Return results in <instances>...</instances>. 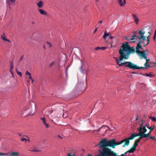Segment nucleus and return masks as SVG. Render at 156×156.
Here are the masks:
<instances>
[{
    "mask_svg": "<svg viewBox=\"0 0 156 156\" xmlns=\"http://www.w3.org/2000/svg\"><path fill=\"white\" fill-rule=\"evenodd\" d=\"M135 52V49L133 47H130L128 44V42H126L123 44L119 50L120 54L119 59L118 60L116 58H114L116 59L117 64L119 66H123V65H126L125 67H129L130 69L133 70L140 69H147L150 66L147 65L146 66L139 67L131 62H124L120 63L123 59H127L129 58L130 55Z\"/></svg>",
    "mask_w": 156,
    "mask_h": 156,
    "instance_id": "1",
    "label": "nucleus"
},
{
    "mask_svg": "<svg viewBox=\"0 0 156 156\" xmlns=\"http://www.w3.org/2000/svg\"><path fill=\"white\" fill-rule=\"evenodd\" d=\"M105 141L104 139H102L96 146H99L100 147L102 148V150H98L99 154L94 156H115L116 154L113 151L107 147L106 145L104 144ZM87 156H92L91 154H88Z\"/></svg>",
    "mask_w": 156,
    "mask_h": 156,
    "instance_id": "2",
    "label": "nucleus"
},
{
    "mask_svg": "<svg viewBox=\"0 0 156 156\" xmlns=\"http://www.w3.org/2000/svg\"><path fill=\"white\" fill-rule=\"evenodd\" d=\"M105 141L104 143V144L106 145L108 147H111L114 148L115 147V146L120 144L123 142H125V144L123 145L124 147L126 146H128L130 143L129 140L134 139L133 136H132V135L130 137L122 140L119 142H116L115 140L114 139L111 140H107L106 138H104Z\"/></svg>",
    "mask_w": 156,
    "mask_h": 156,
    "instance_id": "3",
    "label": "nucleus"
},
{
    "mask_svg": "<svg viewBox=\"0 0 156 156\" xmlns=\"http://www.w3.org/2000/svg\"><path fill=\"white\" fill-rule=\"evenodd\" d=\"M151 30V28L150 26L145 27L139 30L138 32L139 35L137 36V37L138 40L145 41L146 36H144V34L145 33H147L148 34H150Z\"/></svg>",
    "mask_w": 156,
    "mask_h": 156,
    "instance_id": "4",
    "label": "nucleus"
},
{
    "mask_svg": "<svg viewBox=\"0 0 156 156\" xmlns=\"http://www.w3.org/2000/svg\"><path fill=\"white\" fill-rule=\"evenodd\" d=\"M142 126L141 125L140 129H139V132H140L142 135L144 136V137L146 138L150 137L151 135V131L148 133H145L147 131V129L146 128V126H147V124H146L144 125V127L143 128H142Z\"/></svg>",
    "mask_w": 156,
    "mask_h": 156,
    "instance_id": "5",
    "label": "nucleus"
},
{
    "mask_svg": "<svg viewBox=\"0 0 156 156\" xmlns=\"http://www.w3.org/2000/svg\"><path fill=\"white\" fill-rule=\"evenodd\" d=\"M144 41H143L142 40H138L139 42L137 44L136 50V52L138 55L141 52V51L139 49L140 48H142L141 44H144L145 43Z\"/></svg>",
    "mask_w": 156,
    "mask_h": 156,
    "instance_id": "6",
    "label": "nucleus"
},
{
    "mask_svg": "<svg viewBox=\"0 0 156 156\" xmlns=\"http://www.w3.org/2000/svg\"><path fill=\"white\" fill-rule=\"evenodd\" d=\"M132 136H133L134 137V138L136 136H140V137L137 140H136V141L135 142L137 144H138V143L140 142V140L143 138H144L143 136H144L142 135L141 133L140 132H139V133L138 134L137 133H133L132 134Z\"/></svg>",
    "mask_w": 156,
    "mask_h": 156,
    "instance_id": "7",
    "label": "nucleus"
},
{
    "mask_svg": "<svg viewBox=\"0 0 156 156\" xmlns=\"http://www.w3.org/2000/svg\"><path fill=\"white\" fill-rule=\"evenodd\" d=\"M132 136H133L134 137V138L136 136H140V137L137 140H136V141L135 142L137 144H138V143L140 142V140L143 138H144L143 136H144L142 135L141 133L140 132H139V133L138 134L137 133H133L132 134Z\"/></svg>",
    "mask_w": 156,
    "mask_h": 156,
    "instance_id": "8",
    "label": "nucleus"
},
{
    "mask_svg": "<svg viewBox=\"0 0 156 156\" xmlns=\"http://www.w3.org/2000/svg\"><path fill=\"white\" fill-rule=\"evenodd\" d=\"M146 51H147V52L148 53V51L146 49L143 51H141V52L138 55V56L140 57V59H142V58H146V56H147L148 55L147 54H146Z\"/></svg>",
    "mask_w": 156,
    "mask_h": 156,
    "instance_id": "9",
    "label": "nucleus"
},
{
    "mask_svg": "<svg viewBox=\"0 0 156 156\" xmlns=\"http://www.w3.org/2000/svg\"><path fill=\"white\" fill-rule=\"evenodd\" d=\"M140 120L139 122H138V124H140V122H142V123H141L140 124V127H138L137 128V130L138 131V132H139V129H140V127H141V125H142V128H144V126H143V124L144 123H145V119H143L142 118H140Z\"/></svg>",
    "mask_w": 156,
    "mask_h": 156,
    "instance_id": "10",
    "label": "nucleus"
},
{
    "mask_svg": "<svg viewBox=\"0 0 156 156\" xmlns=\"http://www.w3.org/2000/svg\"><path fill=\"white\" fill-rule=\"evenodd\" d=\"M81 66L80 68V70H82L83 68L88 67V64L85 61H81Z\"/></svg>",
    "mask_w": 156,
    "mask_h": 156,
    "instance_id": "11",
    "label": "nucleus"
},
{
    "mask_svg": "<svg viewBox=\"0 0 156 156\" xmlns=\"http://www.w3.org/2000/svg\"><path fill=\"white\" fill-rule=\"evenodd\" d=\"M37 6L39 8H42L44 6V2L41 1H39L37 3Z\"/></svg>",
    "mask_w": 156,
    "mask_h": 156,
    "instance_id": "12",
    "label": "nucleus"
},
{
    "mask_svg": "<svg viewBox=\"0 0 156 156\" xmlns=\"http://www.w3.org/2000/svg\"><path fill=\"white\" fill-rule=\"evenodd\" d=\"M137 37V36H136V35L134 33L133 36L130 38V40L131 41H130V42L131 43L135 42V41H134V40L135 39L136 40L137 39H138Z\"/></svg>",
    "mask_w": 156,
    "mask_h": 156,
    "instance_id": "13",
    "label": "nucleus"
},
{
    "mask_svg": "<svg viewBox=\"0 0 156 156\" xmlns=\"http://www.w3.org/2000/svg\"><path fill=\"white\" fill-rule=\"evenodd\" d=\"M41 119L43 123L45 126L46 128H48L49 127V125L48 123H47L46 122V120L44 117L43 118H41Z\"/></svg>",
    "mask_w": 156,
    "mask_h": 156,
    "instance_id": "14",
    "label": "nucleus"
},
{
    "mask_svg": "<svg viewBox=\"0 0 156 156\" xmlns=\"http://www.w3.org/2000/svg\"><path fill=\"white\" fill-rule=\"evenodd\" d=\"M37 10L42 15L46 16L47 14V13L43 9H39Z\"/></svg>",
    "mask_w": 156,
    "mask_h": 156,
    "instance_id": "15",
    "label": "nucleus"
},
{
    "mask_svg": "<svg viewBox=\"0 0 156 156\" xmlns=\"http://www.w3.org/2000/svg\"><path fill=\"white\" fill-rule=\"evenodd\" d=\"M15 2V0H7L6 2L7 5H8L9 7L10 8V5L12 3H14Z\"/></svg>",
    "mask_w": 156,
    "mask_h": 156,
    "instance_id": "16",
    "label": "nucleus"
},
{
    "mask_svg": "<svg viewBox=\"0 0 156 156\" xmlns=\"http://www.w3.org/2000/svg\"><path fill=\"white\" fill-rule=\"evenodd\" d=\"M81 71V72L84 73L85 74H87V73L89 71L88 68V67H86L85 68H83V69L82 70H80Z\"/></svg>",
    "mask_w": 156,
    "mask_h": 156,
    "instance_id": "17",
    "label": "nucleus"
},
{
    "mask_svg": "<svg viewBox=\"0 0 156 156\" xmlns=\"http://www.w3.org/2000/svg\"><path fill=\"white\" fill-rule=\"evenodd\" d=\"M132 16L136 24H137L139 22V19L135 15L133 14Z\"/></svg>",
    "mask_w": 156,
    "mask_h": 156,
    "instance_id": "18",
    "label": "nucleus"
},
{
    "mask_svg": "<svg viewBox=\"0 0 156 156\" xmlns=\"http://www.w3.org/2000/svg\"><path fill=\"white\" fill-rule=\"evenodd\" d=\"M10 72H11L12 74V77H13V74L12 72V69L14 68V65L13 61H12L10 63Z\"/></svg>",
    "mask_w": 156,
    "mask_h": 156,
    "instance_id": "19",
    "label": "nucleus"
},
{
    "mask_svg": "<svg viewBox=\"0 0 156 156\" xmlns=\"http://www.w3.org/2000/svg\"><path fill=\"white\" fill-rule=\"evenodd\" d=\"M1 38L4 41H7L9 42H10V41L9 40L7 39L5 34L4 33L1 35Z\"/></svg>",
    "mask_w": 156,
    "mask_h": 156,
    "instance_id": "20",
    "label": "nucleus"
},
{
    "mask_svg": "<svg viewBox=\"0 0 156 156\" xmlns=\"http://www.w3.org/2000/svg\"><path fill=\"white\" fill-rule=\"evenodd\" d=\"M52 111L50 109H47L45 112V115L47 116H48L52 112Z\"/></svg>",
    "mask_w": 156,
    "mask_h": 156,
    "instance_id": "21",
    "label": "nucleus"
},
{
    "mask_svg": "<svg viewBox=\"0 0 156 156\" xmlns=\"http://www.w3.org/2000/svg\"><path fill=\"white\" fill-rule=\"evenodd\" d=\"M136 150V148L135 147H132L130 149L128 150V152H129L130 153H133Z\"/></svg>",
    "mask_w": 156,
    "mask_h": 156,
    "instance_id": "22",
    "label": "nucleus"
},
{
    "mask_svg": "<svg viewBox=\"0 0 156 156\" xmlns=\"http://www.w3.org/2000/svg\"><path fill=\"white\" fill-rule=\"evenodd\" d=\"M34 36H36V35H35V34H34ZM40 38V35H37V36H36V37H35L34 40L36 41H38L39 40Z\"/></svg>",
    "mask_w": 156,
    "mask_h": 156,
    "instance_id": "23",
    "label": "nucleus"
},
{
    "mask_svg": "<svg viewBox=\"0 0 156 156\" xmlns=\"http://www.w3.org/2000/svg\"><path fill=\"white\" fill-rule=\"evenodd\" d=\"M17 134L18 135H19L20 137H21L22 138H23V137L25 138V137H27V135L23 134L21 133H17Z\"/></svg>",
    "mask_w": 156,
    "mask_h": 156,
    "instance_id": "24",
    "label": "nucleus"
},
{
    "mask_svg": "<svg viewBox=\"0 0 156 156\" xmlns=\"http://www.w3.org/2000/svg\"><path fill=\"white\" fill-rule=\"evenodd\" d=\"M146 127H147L148 129H149L151 131H152L154 128V126H151L149 127L147 125V126H146Z\"/></svg>",
    "mask_w": 156,
    "mask_h": 156,
    "instance_id": "25",
    "label": "nucleus"
},
{
    "mask_svg": "<svg viewBox=\"0 0 156 156\" xmlns=\"http://www.w3.org/2000/svg\"><path fill=\"white\" fill-rule=\"evenodd\" d=\"M30 151L32 152H39L41 151V150L38 149H36L35 148H33L32 150H30Z\"/></svg>",
    "mask_w": 156,
    "mask_h": 156,
    "instance_id": "26",
    "label": "nucleus"
},
{
    "mask_svg": "<svg viewBox=\"0 0 156 156\" xmlns=\"http://www.w3.org/2000/svg\"><path fill=\"white\" fill-rule=\"evenodd\" d=\"M107 127V128H109V127L107 126H106V125H103V126H101V127L100 128L98 129V130H97L96 131H97V132H99L100 130L102 128H103V127Z\"/></svg>",
    "mask_w": 156,
    "mask_h": 156,
    "instance_id": "27",
    "label": "nucleus"
},
{
    "mask_svg": "<svg viewBox=\"0 0 156 156\" xmlns=\"http://www.w3.org/2000/svg\"><path fill=\"white\" fill-rule=\"evenodd\" d=\"M150 37V35H149L147 37L146 36V40L147 42V43H149L150 42L149 39Z\"/></svg>",
    "mask_w": 156,
    "mask_h": 156,
    "instance_id": "28",
    "label": "nucleus"
},
{
    "mask_svg": "<svg viewBox=\"0 0 156 156\" xmlns=\"http://www.w3.org/2000/svg\"><path fill=\"white\" fill-rule=\"evenodd\" d=\"M149 118L151 119L154 122H156V118L154 117L149 116Z\"/></svg>",
    "mask_w": 156,
    "mask_h": 156,
    "instance_id": "29",
    "label": "nucleus"
},
{
    "mask_svg": "<svg viewBox=\"0 0 156 156\" xmlns=\"http://www.w3.org/2000/svg\"><path fill=\"white\" fill-rule=\"evenodd\" d=\"M18 154V153L16 152H13L11 153V156H13L14 155H17Z\"/></svg>",
    "mask_w": 156,
    "mask_h": 156,
    "instance_id": "30",
    "label": "nucleus"
},
{
    "mask_svg": "<svg viewBox=\"0 0 156 156\" xmlns=\"http://www.w3.org/2000/svg\"><path fill=\"white\" fill-rule=\"evenodd\" d=\"M109 36V34L107 33L106 32V31L104 33L103 36V37L105 39L106 38V37L107 36Z\"/></svg>",
    "mask_w": 156,
    "mask_h": 156,
    "instance_id": "31",
    "label": "nucleus"
},
{
    "mask_svg": "<svg viewBox=\"0 0 156 156\" xmlns=\"http://www.w3.org/2000/svg\"><path fill=\"white\" fill-rule=\"evenodd\" d=\"M60 116V114H57V115H53L52 116V117L53 118H58Z\"/></svg>",
    "mask_w": 156,
    "mask_h": 156,
    "instance_id": "32",
    "label": "nucleus"
},
{
    "mask_svg": "<svg viewBox=\"0 0 156 156\" xmlns=\"http://www.w3.org/2000/svg\"><path fill=\"white\" fill-rule=\"evenodd\" d=\"M16 73H17V74L18 75H19L20 76H22V73L21 72H19L18 71L17 69L16 68Z\"/></svg>",
    "mask_w": 156,
    "mask_h": 156,
    "instance_id": "33",
    "label": "nucleus"
},
{
    "mask_svg": "<svg viewBox=\"0 0 156 156\" xmlns=\"http://www.w3.org/2000/svg\"><path fill=\"white\" fill-rule=\"evenodd\" d=\"M119 1V4L121 6H123V3H122V0H117Z\"/></svg>",
    "mask_w": 156,
    "mask_h": 156,
    "instance_id": "34",
    "label": "nucleus"
},
{
    "mask_svg": "<svg viewBox=\"0 0 156 156\" xmlns=\"http://www.w3.org/2000/svg\"><path fill=\"white\" fill-rule=\"evenodd\" d=\"M20 140L22 141H24L25 142V143H27V140L25 138H24V137L23 138H21L20 139Z\"/></svg>",
    "mask_w": 156,
    "mask_h": 156,
    "instance_id": "35",
    "label": "nucleus"
},
{
    "mask_svg": "<svg viewBox=\"0 0 156 156\" xmlns=\"http://www.w3.org/2000/svg\"><path fill=\"white\" fill-rule=\"evenodd\" d=\"M144 75L147 76H149L150 77H151V76H152V75L150 73H149V74L146 73Z\"/></svg>",
    "mask_w": 156,
    "mask_h": 156,
    "instance_id": "36",
    "label": "nucleus"
},
{
    "mask_svg": "<svg viewBox=\"0 0 156 156\" xmlns=\"http://www.w3.org/2000/svg\"><path fill=\"white\" fill-rule=\"evenodd\" d=\"M27 137H25V138H27V139H26L27 141L29 142L30 141V139L29 137L27 135Z\"/></svg>",
    "mask_w": 156,
    "mask_h": 156,
    "instance_id": "37",
    "label": "nucleus"
},
{
    "mask_svg": "<svg viewBox=\"0 0 156 156\" xmlns=\"http://www.w3.org/2000/svg\"><path fill=\"white\" fill-rule=\"evenodd\" d=\"M67 114V112H65L63 113V117L64 118H65L66 117L67 115H66V116L65 115V114Z\"/></svg>",
    "mask_w": 156,
    "mask_h": 156,
    "instance_id": "38",
    "label": "nucleus"
},
{
    "mask_svg": "<svg viewBox=\"0 0 156 156\" xmlns=\"http://www.w3.org/2000/svg\"><path fill=\"white\" fill-rule=\"evenodd\" d=\"M107 48V47H101V49H101V50H104L106 49Z\"/></svg>",
    "mask_w": 156,
    "mask_h": 156,
    "instance_id": "39",
    "label": "nucleus"
},
{
    "mask_svg": "<svg viewBox=\"0 0 156 156\" xmlns=\"http://www.w3.org/2000/svg\"><path fill=\"white\" fill-rule=\"evenodd\" d=\"M138 144H137L136 142H135L134 144L133 145V146L135 147V148H136V147L138 146Z\"/></svg>",
    "mask_w": 156,
    "mask_h": 156,
    "instance_id": "40",
    "label": "nucleus"
},
{
    "mask_svg": "<svg viewBox=\"0 0 156 156\" xmlns=\"http://www.w3.org/2000/svg\"><path fill=\"white\" fill-rule=\"evenodd\" d=\"M113 151L115 154H116V155L115 156H124V155H125L124 154H121V155H117V154L115 153V152H114Z\"/></svg>",
    "mask_w": 156,
    "mask_h": 156,
    "instance_id": "41",
    "label": "nucleus"
},
{
    "mask_svg": "<svg viewBox=\"0 0 156 156\" xmlns=\"http://www.w3.org/2000/svg\"><path fill=\"white\" fill-rule=\"evenodd\" d=\"M46 43L49 45V48H50L52 46L51 44L49 42L47 41V42Z\"/></svg>",
    "mask_w": 156,
    "mask_h": 156,
    "instance_id": "42",
    "label": "nucleus"
},
{
    "mask_svg": "<svg viewBox=\"0 0 156 156\" xmlns=\"http://www.w3.org/2000/svg\"><path fill=\"white\" fill-rule=\"evenodd\" d=\"M55 63V62H53L51 63H50L49 66V67H51L54 63Z\"/></svg>",
    "mask_w": 156,
    "mask_h": 156,
    "instance_id": "43",
    "label": "nucleus"
},
{
    "mask_svg": "<svg viewBox=\"0 0 156 156\" xmlns=\"http://www.w3.org/2000/svg\"><path fill=\"white\" fill-rule=\"evenodd\" d=\"M26 75H29V76H30L31 75V74L30 73H29L28 71H27L26 73Z\"/></svg>",
    "mask_w": 156,
    "mask_h": 156,
    "instance_id": "44",
    "label": "nucleus"
},
{
    "mask_svg": "<svg viewBox=\"0 0 156 156\" xmlns=\"http://www.w3.org/2000/svg\"><path fill=\"white\" fill-rule=\"evenodd\" d=\"M101 49V47H97L95 48V50H98L99 49Z\"/></svg>",
    "mask_w": 156,
    "mask_h": 156,
    "instance_id": "45",
    "label": "nucleus"
},
{
    "mask_svg": "<svg viewBox=\"0 0 156 156\" xmlns=\"http://www.w3.org/2000/svg\"><path fill=\"white\" fill-rule=\"evenodd\" d=\"M147 56H146V58H144V59L146 60V62L148 63V62H149V61L150 60V59H147Z\"/></svg>",
    "mask_w": 156,
    "mask_h": 156,
    "instance_id": "46",
    "label": "nucleus"
},
{
    "mask_svg": "<svg viewBox=\"0 0 156 156\" xmlns=\"http://www.w3.org/2000/svg\"><path fill=\"white\" fill-rule=\"evenodd\" d=\"M149 138L153 140H155V139L154 136H150Z\"/></svg>",
    "mask_w": 156,
    "mask_h": 156,
    "instance_id": "47",
    "label": "nucleus"
},
{
    "mask_svg": "<svg viewBox=\"0 0 156 156\" xmlns=\"http://www.w3.org/2000/svg\"><path fill=\"white\" fill-rule=\"evenodd\" d=\"M23 55H22L21 56L19 62H20V61L22 60L23 59Z\"/></svg>",
    "mask_w": 156,
    "mask_h": 156,
    "instance_id": "48",
    "label": "nucleus"
},
{
    "mask_svg": "<svg viewBox=\"0 0 156 156\" xmlns=\"http://www.w3.org/2000/svg\"><path fill=\"white\" fill-rule=\"evenodd\" d=\"M156 35L154 34V37H153V39L154 41H156Z\"/></svg>",
    "mask_w": 156,
    "mask_h": 156,
    "instance_id": "49",
    "label": "nucleus"
},
{
    "mask_svg": "<svg viewBox=\"0 0 156 156\" xmlns=\"http://www.w3.org/2000/svg\"><path fill=\"white\" fill-rule=\"evenodd\" d=\"M68 67H67L66 69V76H67V69L68 68Z\"/></svg>",
    "mask_w": 156,
    "mask_h": 156,
    "instance_id": "50",
    "label": "nucleus"
},
{
    "mask_svg": "<svg viewBox=\"0 0 156 156\" xmlns=\"http://www.w3.org/2000/svg\"><path fill=\"white\" fill-rule=\"evenodd\" d=\"M147 43L146 44H145L144 43V44L143 46L144 47H146V45H148L149 43H147Z\"/></svg>",
    "mask_w": 156,
    "mask_h": 156,
    "instance_id": "51",
    "label": "nucleus"
},
{
    "mask_svg": "<svg viewBox=\"0 0 156 156\" xmlns=\"http://www.w3.org/2000/svg\"><path fill=\"white\" fill-rule=\"evenodd\" d=\"M109 37L111 39H113V37L112 36H111V35H110L109 36Z\"/></svg>",
    "mask_w": 156,
    "mask_h": 156,
    "instance_id": "52",
    "label": "nucleus"
},
{
    "mask_svg": "<svg viewBox=\"0 0 156 156\" xmlns=\"http://www.w3.org/2000/svg\"><path fill=\"white\" fill-rule=\"evenodd\" d=\"M57 137H58V138H60V139H62V138L61 136H60V135H58V136Z\"/></svg>",
    "mask_w": 156,
    "mask_h": 156,
    "instance_id": "53",
    "label": "nucleus"
},
{
    "mask_svg": "<svg viewBox=\"0 0 156 156\" xmlns=\"http://www.w3.org/2000/svg\"><path fill=\"white\" fill-rule=\"evenodd\" d=\"M139 119V118H138V115H137V116L136 117V121L138 120Z\"/></svg>",
    "mask_w": 156,
    "mask_h": 156,
    "instance_id": "54",
    "label": "nucleus"
},
{
    "mask_svg": "<svg viewBox=\"0 0 156 156\" xmlns=\"http://www.w3.org/2000/svg\"><path fill=\"white\" fill-rule=\"evenodd\" d=\"M147 117V116L146 115H144V119H145Z\"/></svg>",
    "mask_w": 156,
    "mask_h": 156,
    "instance_id": "55",
    "label": "nucleus"
},
{
    "mask_svg": "<svg viewBox=\"0 0 156 156\" xmlns=\"http://www.w3.org/2000/svg\"><path fill=\"white\" fill-rule=\"evenodd\" d=\"M128 151H127L126 152H125L124 154V155H126L128 153H129V152H128Z\"/></svg>",
    "mask_w": 156,
    "mask_h": 156,
    "instance_id": "56",
    "label": "nucleus"
},
{
    "mask_svg": "<svg viewBox=\"0 0 156 156\" xmlns=\"http://www.w3.org/2000/svg\"><path fill=\"white\" fill-rule=\"evenodd\" d=\"M97 28H96L95 29V30H94V33H96V31H97Z\"/></svg>",
    "mask_w": 156,
    "mask_h": 156,
    "instance_id": "57",
    "label": "nucleus"
},
{
    "mask_svg": "<svg viewBox=\"0 0 156 156\" xmlns=\"http://www.w3.org/2000/svg\"><path fill=\"white\" fill-rule=\"evenodd\" d=\"M71 154V153H68L67 155H68V156H72L70 155Z\"/></svg>",
    "mask_w": 156,
    "mask_h": 156,
    "instance_id": "58",
    "label": "nucleus"
},
{
    "mask_svg": "<svg viewBox=\"0 0 156 156\" xmlns=\"http://www.w3.org/2000/svg\"><path fill=\"white\" fill-rule=\"evenodd\" d=\"M5 154L4 153H1V154H0V156H2L1 155H5Z\"/></svg>",
    "mask_w": 156,
    "mask_h": 156,
    "instance_id": "59",
    "label": "nucleus"
},
{
    "mask_svg": "<svg viewBox=\"0 0 156 156\" xmlns=\"http://www.w3.org/2000/svg\"><path fill=\"white\" fill-rule=\"evenodd\" d=\"M29 78L30 80H32V79H32V77H31V75H30V76H29Z\"/></svg>",
    "mask_w": 156,
    "mask_h": 156,
    "instance_id": "60",
    "label": "nucleus"
},
{
    "mask_svg": "<svg viewBox=\"0 0 156 156\" xmlns=\"http://www.w3.org/2000/svg\"><path fill=\"white\" fill-rule=\"evenodd\" d=\"M113 42L112 41V42H111V47H113L112 45V44H113Z\"/></svg>",
    "mask_w": 156,
    "mask_h": 156,
    "instance_id": "61",
    "label": "nucleus"
},
{
    "mask_svg": "<svg viewBox=\"0 0 156 156\" xmlns=\"http://www.w3.org/2000/svg\"><path fill=\"white\" fill-rule=\"evenodd\" d=\"M130 38H129V37H128V38H126V39L127 40H128V41H129V40H130Z\"/></svg>",
    "mask_w": 156,
    "mask_h": 156,
    "instance_id": "62",
    "label": "nucleus"
},
{
    "mask_svg": "<svg viewBox=\"0 0 156 156\" xmlns=\"http://www.w3.org/2000/svg\"><path fill=\"white\" fill-rule=\"evenodd\" d=\"M147 62H146L145 64H144V65L145 66H146L147 65Z\"/></svg>",
    "mask_w": 156,
    "mask_h": 156,
    "instance_id": "63",
    "label": "nucleus"
},
{
    "mask_svg": "<svg viewBox=\"0 0 156 156\" xmlns=\"http://www.w3.org/2000/svg\"><path fill=\"white\" fill-rule=\"evenodd\" d=\"M154 35H156V30H155V33H154Z\"/></svg>",
    "mask_w": 156,
    "mask_h": 156,
    "instance_id": "64",
    "label": "nucleus"
}]
</instances>
